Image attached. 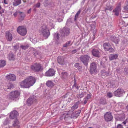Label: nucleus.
I'll return each instance as SVG.
<instances>
[{
  "mask_svg": "<svg viewBox=\"0 0 128 128\" xmlns=\"http://www.w3.org/2000/svg\"><path fill=\"white\" fill-rule=\"evenodd\" d=\"M40 33L45 39L47 38L50 34L49 29L46 24H44L41 27Z\"/></svg>",
  "mask_w": 128,
  "mask_h": 128,
  "instance_id": "1",
  "label": "nucleus"
},
{
  "mask_svg": "<svg viewBox=\"0 0 128 128\" xmlns=\"http://www.w3.org/2000/svg\"><path fill=\"white\" fill-rule=\"evenodd\" d=\"M20 95V93L18 91H14L10 92L7 98L13 100H16L18 99Z\"/></svg>",
  "mask_w": 128,
  "mask_h": 128,
  "instance_id": "2",
  "label": "nucleus"
},
{
  "mask_svg": "<svg viewBox=\"0 0 128 128\" xmlns=\"http://www.w3.org/2000/svg\"><path fill=\"white\" fill-rule=\"evenodd\" d=\"M81 61L86 66H87L88 62L91 58L90 56L88 55H82L79 58Z\"/></svg>",
  "mask_w": 128,
  "mask_h": 128,
  "instance_id": "3",
  "label": "nucleus"
},
{
  "mask_svg": "<svg viewBox=\"0 0 128 128\" xmlns=\"http://www.w3.org/2000/svg\"><path fill=\"white\" fill-rule=\"evenodd\" d=\"M26 80L27 82L29 87L33 86L36 81L35 78L32 76L27 77L26 79Z\"/></svg>",
  "mask_w": 128,
  "mask_h": 128,
  "instance_id": "4",
  "label": "nucleus"
},
{
  "mask_svg": "<svg viewBox=\"0 0 128 128\" xmlns=\"http://www.w3.org/2000/svg\"><path fill=\"white\" fill-rule=\"evenodd\" d=\"M31 69L34 71L38 72L42 70L43 68L39 64L35 63L31 66Z\"/></svg>",
  "mask_w": 128,
  "mask_h": 128,
  "instance_id": "5",
  "label": "nucleus"
},
{
  "mask_svg": "<svg viewBox=\"0 0 128 128\" xmlns=\"http://www.w3.org/2000/svg\"><path fill=\"white\" fill-rule=\"evenodd\" d=\"M18 32L21 35L24 36L26 34L27 31L25 28L23 26H19L17 28Z\"/></svg>",
  "mask_w": 128,
  "mask_h": 128,
  "instance_id": "6",
  "label": "nucleus"
},
{
  "mask_svg": "<svg viewBox=\"0 0 128 128\" xmlns=\"http://www.w3.org/2000/svg\"><path fill=\"white\" fill-rule=\"evenodd\" d=\"M125 93V92L123 89L118 88L114 92V94L116 96L120 97L122 96Z\"/></svg>",
  "mask_w": 128,
  "mask_h": 128,
  "instance_id": "7",
  "label": "nucleus"
},
{
  "mask_svg": "<svg viewBox=\"0 0 128 128\" xmlns=\"http://www.w3.org/2000/svg\"><path fill=\"white\" fill-rule=\"evenodd\" d=\"M103 47L104 50L106 51L109 50L110 52H114L113 49L112 48L111 46L108 43H105L103 44Z\"/></svg>",
  "mask_w": 128,
  "mask_h": 128,
  "instance_id": "8",
  "label": "nucleus"
},
{
  "mask_svg": "<svg viewBox=\"0 0 128 128\" xmlns=\"http://www.w3.org/2000/svg\"><path fill=\"white\" fill-rule=\"evenodd\" d=\"M97 67L96 64L94 62L90 64V71L91 74L96 73L97 72Z\"/></svg>",
  "mask_w": 128,
  "mask_h": 128,
  "instance_id": "9",
  "label": "nucleus"
},
{
  "mask_svg": "<svg viewBox=\"0 0 128 128\" xmlns=\"http://www.w3.org/2000/svg\"><path fill=\"white\" fill-rule=\"evenodd\" d=\"M36 97L34 96L30 97L27 100V104L28 106H30L33 103L36 102Z\"/></svg>",
  "mask_w": 128,
  "mask_h": 128,
  "instance_id": "10",
  "label": "nucleus"
},
{
  "mask_svg": "<svg viewBox=\"0 0 128 128\" xmlns=\"http://www.w3.org/2000/svg\"><path fill=\"white\" fill-rule=\"evenodd\" d=\"M104 118L105 120L107 122L110 121L112 119V116L110 112L106 113L104 115Z\"/></svg>",
  "mask_w": 128,
  "mask_h": 128,
  "instance_id": "11",
  "label": "nucleus"
},
{
  "mask_svg": "<svg viewBox=\"0 0 128 128\" xmlns=\"http://www.w3.org/2000/svg\"><path fill=\"white\" fill-rule=\"evenodd\" d=\"M55 72L54 69L50 68L46 72L45 76H52L55 74Z\"/></svg>",
  "mask_w": 128,
  "mask_h": 128,
  "instance_id": "12",
  "label": "nucleus"
},
{
  "mask_svg": "<svg viewBox=\"0 0 128 128\" xmlns=\"http://www.w3.org/2000/svg\"><path fill=\"white\" fill-rule=\"evenodd\" d=\"M92 52L94 56L97 57L100 56V53L97 49L93 48L92 51Z\"/></svg>",
  "mask_w": 128,
  "mask_h": 128,
  "instance_id": "13",
  "label": "nucleus"
},
{
  "mask_svg": "<svg viewBox=\"0 0 128 128\" xmlns=\"http://www.w3.org/2000/svg\"><path fill=\"white\" fill-rule=\"evenodd\" d=\"M6 79L10 81H14L16 79V76L13 74H10L7 75L6 77Z\"/></svg>",
  "mask_w": 128,
  "mask_h": 128,
  "instance_id": "14",
  "label": "nucleus"
},
{
  "mask_svg": "<svg viewBox=\"0 0 128 128\" xmlns=\"http://www.w3.org/2000/svg\"><path fill=\"white\" fill-rule=\"evenodd\" d=\"M18 115V112L16 110H14L11 112L10 115V118L14 119L16 118Z\"/></svg>",
  "mask_w": 128,
  "mask_h": 128,
  "instance_id": "15",
  "label": "nucleus"
},
{
  "mask_svg": "<svg viewBox=\"0 0 128 128\" xmlns=\"http://www.w3.org/2000/svg\"><path fill=\"white\" fill-rule=\"evenodd\" d=\"M20 85L22 88H27L30 87L26 79L20 83Z\"/></svg>",
  "mask_w": 128,
  "mask_h": 128,
  "instance_id": "16",
  "label": "nucleus"
},
{
  "mask_svg": "<svg viewBox=\"0 0 128 128\" xmlns=\"http://www.w3.org/2000/svg\"><path fill=\"white\" fill-rule=\"evenodd\" d=\"M62 32L63 35L67 36L69 34V29L68 28L64 27L62 29Z\"/></svg>",
  "mask_w": 128,
  "mask_h": 128,
  "instance_id": "17",
  "label": "nucleus"
},
{
  "mask_svg": "<svg viewBox=\"0 0 128 128\" xmlns=\"http://www.w3.org/2000/svg\"><path fill=\"white\" fill-rule=\"evenodd\" d=\"M6 39L9 41L12 40V34L8 31H7L6 33Z\"/></svg>",
  "mask_w": 128,
  "mask_h": 128,
  "instance_id": "18",
  "label": "nucleus"
},
{
  "mask_svg": "<svg viewBox=\"0 0 128 128\" xmlns=\"http://www.w3.org/2000/svg\"><path fill=\"white\" fill-rule=\"evenodd\" d=\"M59 34L57 33H55L54 34V39L56 42L57 43L60 42Z\"/></svg>",
  "mask_w": 128,
  "mask_h": 128,
  "instance_id": "19",
  "label": "nucleus"
},
{
  "mask_svg": "<svg viewBox=\"0 0 128 128\" xmlns=\"http://www.w3.org/2000/svg\"><path fill=\"white\" fill-rule=\"evenodd\" d=\"M12 126L16 128H18L20 126V122L17 119L14 120L13 122Z\"/></svg>",
  "mask_w": 128,
  "mask_h": 128,
  "instance_id": "20",
  "label": "nucleus"
},
{
  "mask_svg": "<svg viewBox=\"0 0 128 128\" xmlns=\"http://www.w3.org/2000/svg\"><path fill=\"white\" fill-rule=\"evenodd\" d=\"M120 10V4L116 7L115 10H113V12H115V14L116 15L118 16Z\"/></svg>",
  "mask_w": 128,
  "mask_h": 128,
  "instance_id": "21",
  "label": "nucleus"
},
{
  "mask_svg": "<svg viewBox=\"0 0 128 128\" xmlns=\"http://www.w3.org/2000/svg\"><path fill=\"white\" fill-rule=\"evenodd\" d=\"M80 113V110L73 113L71 115V118H76Z\"/></svg>",
  "mask_w": 128,
  "mask_h": 128,
  "instance_id": "22",
  "label": "nucleus"
},
{
  "mask_svg": "<svg viewBox=\"0 0 128 128\" xmlns=\"http://www.w3.org/2000/svg\"><path fill=\"white\" fill-rule=\"evenodd\" d=\"M110 38L112 41L116 44H118L120 41L118 38H116L114 36H111Z\"/></svg>",
  "mask_w": 128,
  "mask_h": 128,
  "instance_id": "23",
  "label": "nucleus"
},
{
  "mask_svg": "<svg viewBox=\"0 0 128 128\" xmlns=\"http://www.w3.org/2000/svg\"><path fill=\"white\" fill-rule=\"evenodd\" d=\"M58 72L61 78L63 79H65L67 78L68 74L67 72H62L60 74L59 72L58 71Z\"/></svg>",
  "mask_w": 128,
  "mask_h": 128,
  "instance_id": "24",
  "label": "nucleus"
},
{
  "mask_svg": "<svg viewBox=\"0 0 128 128\" xmlns=\"http://www.w3.org/2000/svg\"><path fill=\"white\" fill-rule=\"evenodd\" d=\"M46 84L47 86L50 88L52 87L54 85V84L53 82L50 80H49L47 81Z\"/></svg>",
  "mask_w": 128,
  "mask_h": 128,
  "instance_id": "25",
  "label": "nucleus"
},
{
  "mask_svg": "<svg viewBox=\"0 0 128 128\" xmlns=\"http://www.w3.org/2000/svg\"><path fill=\"white\" fill-rule=\"evenodd\" d=\"M13 86V84H12L11 83H9L6 84V85L4 86V88L5 90L10 88H12Z\"/></svg>",
  "mask_w": 128,
  "mask_h": 128,
  "instance_id": "26",
  "label": "nucleus"
},
{
  "mask_svg": "<svg viewBox=\"0 0 128 128\" xmlns=\"http://www.w3.org/2000/svg\"><path fill=\"white\" fill-rule=\"evenodd\" d=\"M58 61L60 64L62 65L64 64V60L62 57L59 56L58 57Z\"/></svg>",
  "mask_w": 128,
  "mask_h": 128,
  "instance_id": "27",
  "label": "nucleus"
},
{
  "mask_svg": "<svg viewBox=\"0 0 128 128\" xmlns=\"http://www.w3.org/2000/svg\"><path fill=\"white\" fill-rule=\"evenodd\" d=\"M118 57V55L116 54H111L109 56V58L110 60H112L116 59Z\"/></svg>",
  "mask_w": 128,
  "mask_h": 128,
  "instance_id": "28",
  "label": "nucleus"
},
{
  "mask_svg": "<svg viewBox=\"0 0 128 128\" xmlns=\"http://www.w3.org/2000/svg\"><path fill=\"white\" fill-rule=\"evenodd\" d=\"M13 4L14 6H16L20 4L21 3V0H14Z\"/></svg>",
  "mask_w": 128,
  "mask_h": 128,
  "instance_id": "29",
  "label": "nucleus"
},
{
  "mask_svg": "<svg viewBox=\"0 0 128 128\" xmlns=\"http://www.w3.org/2000/svg\"><path fill=\"white\" fill-rule=\"evenodd\" d=\"M102 76V77L103 76H105L109 75V73L108 72H106L104 70H102L101 71Z\"/></svg>",
  "mask_w": 128,
  "mask_h": 128,
  "instance_id": "30",
  "label": "nucleus"
},
{
  "mask_svg": "<svg viewBox=\"0 0 128 128\" xmlns=\"http://www.w3.org/2000/svg\"><path fill=\"white\" fill-rule=\"evenodd\" d=\"M8 58L10 60H13L14 59V56L12 54H10L8 55Z\"/></svg>",
  "mask_w": 128,
  "mask_h": 128,
  "instance_id": "31",
  "label": "nucleus"
},
{
  "mask_svg": "<svg viewBox=\"0 0 128 128\" xmlns=\"http://www.w3.org/2000/svg\"><path fill=\"white\" fill-rule=\"evenodd\" d=\"M6 64L5 62L3 60H0V68L3 67Z\"/></svg>",
  "mask_w": 128,
  "mask_h": 128,
  "instance_id": "32",
  "label": "nucleus"
},
{
  "mask_svg": "<svg viewBox=\"0 0 128 128\" xmlns=\"http://www.w3.org/2000/svg\"><path fill=\"white\" fill-rule=\"evenodd\" d=\"M28 47V45H22L20 46V48L23 50H26L27 49Z\"/></svg>",
  "mask_w": 128,
  "mask_h": 128,
  "instance_id": "33",
  "label": "nucleus"
},
{
  "mask_svg": "<svg viewBox=\"0 0 128 128\" xmlns=\"http://www.w3.org/2000/svg\"><path fill=\"white\" fill-rule=\"evenodd\" d=\"M80 10H79L76 14L74 17V20H76L78 18V15L80 14Z\"/></svg>",
  "mask_w": 128,
  "mask_h": 128,
  "instance_id": "34",
  "label": "nucleus"
},
{
  "mask_svg": "<svg viewBox=\"0 0 128 128\" xmlns=\"http://www.w3.org/2000/svg\"><path fill=\"white\" fill-rule=\"evenodd\" d=\"M10 122V121L9 118H6L4 122V125H6L9 124Z\"/></svg>",
  "mask_w": 128,
  "mask_h": 128,
  "instance_id": "35",
  "label": "nucleus"
},
{
  "mask_svg": "<svg viewBox=\"0 0 128 128\" xmlns=\"http://www.w3.org/2000/svg\"><path fill=\"white\" fill-rule=\"evenodd\" d=\"M74 66L79 70L81 69L82 68V67L79 66V64L78 63H75L74 64Z\"/></svg>",
  "mask_w": 128,
  "mask_h": 128,
  "instance_id": "36",
  "label": "nucleus"
},
{
  "mask_svg": "<svg viewBox=\"0 0 128 128\" xmlns=\"http://www.w3.org/2000/svg\"><path fill=\"white\" fill-rule=\"evenodd\" d=\"M78 105L76 104H74L73 106L71 108L72 110H74L75 109L77 108H78Z\"/></svg>",
  "mask_w": 128,
  "mask_h": 128,
  "instance_id": "37",
  "label": "nucleus"
},
{
  "mask_svg": "<svg viewBox=\"0 0 128 128\" xmlns=\"http://www.w3.org/2000/svg\"><path fill=\"white\" fill-rule=\"evenodd\" d=\"M71 43L70 41H69L67 42L65 44L64 46V47H66L69 46Z\"/></svg>",
  "mask_w": 128,
  "mask_h": 128,
  "instance_id": "38",
  "label": "nucleus"
},
{
  "mask_svg": "<svg viewBox=\"0 0 128 128\" xmlns=\"http://www.w3.org/2000/svg\"><path fill=\"white\" fill-rule=\"evenodd\" d=\"M20 16L22 18H23L25 16V15L24 13L20 12Z\"/></svg>",
  "mask_w": 128,
  "mask_h": 128,
  "instance_id": "39",
  "label": "nucleus"
},
{
  "mask_svg": "<svg viewBox=\"0 0 128 128\" xmlns=\"http://www.w3.org/2000/svg\"><path fill=\"white\" fill-rule=\"evenodd\" d=\"M84 96V93L82 92L81 94H80L78 96V98H80L83 97Z\"/></svg>",
  "mask_w": 128,
  "mask_h": 128,
  "instance_id": "40",
  "label": "nucleus"
},
{
  "mask_svg": "<svg viewBox=\"0 0 128 128\" xmlns=\"http://www.w3.org/2000/svg\"><path fill=\"white\" fill-rule=\"evenodd\" d=\"M30 40L34 43L35 44L37 42L36 39L34 38V39H31Z\"/></svg>",
  "mask_w": 128,
  "mask_h": 128,
  "instance_id": "41",
  "label": "nucleus"
},
{
  "mask_svg": "<svg viewBox=\"0 0 128 128\" xmlns=\"http://www.w3.org/2000/svg\"><path fill=\"white\" fill-rule=\"evenodd\" d=\"M113 96L111 92H108L107 93V96L109 98H111Z\"/></svg>",
  "mask_w": 128,
  "mask_h": 128,
  "instance_id": "42",
  "label": "nucleus"
},
{
  "mask_svg": "<svg viewBox=\"0 0 128 128\" xmlns=\"http://www.w3.org/2000/svg\"><path fill=\"white\" fill-rule=\"evenodd\" d=\"M113 8L112 7V6H110L109 7H108V8H106L105 10H108L110 11H111L113 9Z\"/></svg>",
  "mask_w": 128,
  "mask_h": 128,
  "instance_id": "43",
  "label": "nucleus"
},
{
  "mask_svg": "<svg viewBox=\"0 0 128 128\" xmlns=\"http://www.w3.org/2000/svg\"><path fill=\"white\" fill-rule=\"evenodd\" d=\"M122 117H119V120H122L124 119L125 118V116L124 114H122Z\"/></svg>",
  "mask_w": 128,
  "mask_h": 128,
  "instance_id": "44",
  "label": "nucleus"
},
{
  "mask_svg": "<svg viewBox=\"0 0 128 128\" xmlns=\"http://www.w3.org/2000/svg\"><path fill=\"white\" fill-rule=\"evenodd\" d=\"M14 49L16 50L17 49L19 48V44H16L15 46H14Z\"/></svg>",
  "mask_w": 128,
  "mask_h": 128,
  "instance_id": "45",
  "label": "nucleus"
},
{
  "mask_svg": "<svg viewBox=\"0 0 128 128\" xmlns=\"http://www.w3.org/2000/svg\"><path fill=\"white\" fill-rule=\"evenodd\" d=\"M124 10L128 12V6L126 5L124 8Z\"/></svg>",
  "mask_w": 128,
  "mask_h": 128,
  "instance_id": "46",
  "label": "nucleus"
},
{
  "mask_svg": "<svg viewBox=\"0 0 128 128\" xmlns=\"http://www.w3.org/2000/svg\"><path fill=\"white\" fill-rule=\"evenodd\" d=\"M78 50L76 49L72 51V53L73 54L75 53H76L77 52V51Z\"/></svg>",
  "mask_w": 128,
  "mask_h": 128,
  "instance_id": "47",
  "label": "nucleus"
},
{
  "mask_svg": "<svg viewBox=\"0 0 128 128\" xmlns=\"http://www.w3.org/2000/svg\"><path fill=\"white\" fill-rule=\"evenodd\" d=\"M117 128H123L122 126L120 124H118L117 126Z\"/></svg>",
  "mask_w": 128,
  "mask_h": 128,
  "instance_id": "48",
  "label": "nucleus"
},
{
  "mask_svg": "<svg viewBox=\"0 0 128 128\" xmlns=\"http://www.w3.org/2000/svg\"><path fill=\"white\" fill-rule=\"evenodd\" d=\"M91 96L90 94H88L86 97V99L87 100L88 99H90V98Z\"/></svg>",
  "mask_w": 128,
  "mask_h": 128,
  "instance_id": "49",
  "label": "nucleus"
},
{
  "mask_svg": "<svg viewBox=\"0 0 128 128\" xmlns=\"http://www.w3.org/2000/svg\"><path fill=\"white\" fill-rule=\"evenodd\" d=\"M40 3H37L36 5V7L38 8L40 7Z\"/></svg>",
  "mask_w": 128,
  "mask_h": 128,
  "instance_id": "50",
  "label": "nucleus"
},
{
  "mask_svg": "<svg viewBox=\"0 0 128 128\" xmlns=\"http://www.w3.org/2000/svg\"><path fill=\"white\" fill-rule=\"evenodd\" d=\"M91 27L92 29L94 28H95V26L94 24H92L91 25Z\"/></svg>",
  "mask_w": 128,
  "mask_h": 128,
  "instance_id": "51",
  "label": "nucleus"
},
{
  "mask_svg": "<svg viewBox=\"0 0 128 128\" xmlns=\"http://www.w3.org/2000/svg\"><path fill=\"white\" fill-rule=\"evenodd\" d=\"M18 14V13L17 12H16L14 14V15L15 17H16Z\"/></svg>",
  "mask_w": 128,
  "mask_h": 128,
  "instance_id": "52",
  "label": "nucleus"
},
{
  "mask_svg": "<svg viewBox=\"0 0 128 128\" xmlns=\"http://www.w3.org/2000/svg\"><path fill=\"white\" fill-rule=\"evenodd\" d=\"M31 12V9L30 8L28 10L27 12L28 14H30V13Z\"/></svg>",
  "mask_w": 128,
  "mask_h": 128,
  "instance_id": "53",
  "label": "nucleus"
},
{
  "mask_svg": "<svg viewBox=\"0 0 128 128\" xmlns=\"http://www.w3.org/2000/svg\"><path fill=\"white\" fill-rule=\"evenodd\" d=\"M127 120H125V121L124 122L122 123L124 124H126V123L127 122Z\"/></svg>",
  "mask_w": 128,
  "mask_h": 128,
  "instance_id": "54",
  "label": "nucleus"
},
{
  "mask_svg": "<svg viewBox=\"0 0 128 128\" xmlns=\"http://www.w3.org/2000/svg\"><path fill=\"white\" fill-rule=\"evenodd\" d=\"M4 2L5 4H7V2L6 1V0H4Z\"/></svg>",
  "mask_w": 128,
  "mask_h": 128,
  "instance_id": "55",
  "label": "nucleus"
},
{
  "mask_svg": "<svg viewBox=\"0 0 128 128\" xmlns=\"http://www.w3.org/2000/svg\"><path fill=\"white\" fill-rule=\"evenodd\" d=\"M87 102V100H86V99H85V100H84V104H86Z\"/></svg>",
  "mask_w": 128,
  "mask_h": 128,
  "instance_id": "56",
  "label": "nucleus"
},
{
  "mask_svg": "<svg viewBox=\"0 0 128 128\" xmlns=\"http://www.w3.org/2000/svg\"><path fill=\"white\" fill-rule=\"evenodd\" d=\"M32 126V124H28V128H29V127L31 126Z\"/></svg>",
  "mask_w": 128,
  "mask_h": 128,
  "instance_id": "57",
  "label": "nucleus"
},
{
  "mask_svg": "<svg viewBox=\"0 0 128 128\" xmlns=\"http://www.w3.org/2000/svg\"><path fill=\"white\" fill-rule=\"evenodd\" d=\"M126 4L128 6V1H126Z\"/></svg>",
  "mask_w": 128,
  "mask_h": 128,
  "instance_id": "58",
  "label": "nucleus"
},
{
  "mask_svg": "<svg viewBox=\"0 0 128 128\" xmlns=\"http://www.w3.org/2000/svg\"><path fill=\"white\" fill-rule=\"evenodd\" d=\"M126 108L127 109V110L128 111V105L126 106Z\"/></svg>",
  "mask_w": 128,
  "mask_h": 128,
  "instance_id": "59",
  "label": "nucleus"
},
{
  "mask_svg": "<svg viewBox=\"0 0 128 128\" xmlns=\"http://www.w3.org/2000/svg\"><path fill=\"white\" fill-rule=\"evenodd\" d=\"M32 49L33 50H34V52H35V51L34 50L35 49H34V48H32Z\"/></svg>",
  "mask_w": 128,
  "mask_h": 128,
  "instance_id": "60",
  "label": "nucleus"
},
{
  "mask_svg": "<svg viewBox=\"0 0 128 128\" xmlns=\"http://www.w3.org/2000/svg\"><path fill=\"white\" fill-rule=\"evenodd\" d=\"M3 115H1V116L0 117V118H1L3 116Z\"/></svg>",
  "mask_w": 128,
  "mask_h": 128,
  "instance_id": "61",
  "label": "nucleus"
},
{
  "mask_svg": "<svg viewBox=\"0 0 128 128\" xmlns=\"http://www.w3.org/2000/svg\"><path fill=\"white\" fill-rule=\"evenodd\" d=\"M123 18H128V16H127V17H124Z\"/></svg>",
  "mask_w": 128,
  "mask_h": 128,
  "instance_id": "62",
  "label": "nucleus"
},
{
  "mask_svg": "<svg viewBox=\"0 0 128 128\" xmlns=\"http://www.w3.org/2000/svg\"><path fill=\"white\" fill-rule=\"evenodd\" d=\"M34 52V54H36V53H35Z\"/></svg>",
  "mask_w": 128,
  "mask_h": 128,
  "instance_id": "63",
  "label": "nucleus"
},
{
  "mask_svg": "<svg viewBox=\"0 0 128 128\" xmlns=\"http://www.w3.org/2000/svg\"><path fill=\"white\" fill-rule=\"evenodd\" d=\"M1 8V7L0 6V9Z\"/></svg>",
  "mask_w": 128,
  "mask_h": 128,
  "instance_id": "64",
  "label": "nucleus"
}]
</instances>
